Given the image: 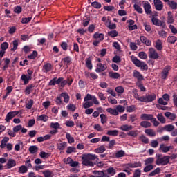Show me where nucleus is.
<instances>
[{
	"instance_id": "f257e3e1",
	"label": "nucleus",
	"mask_w": 177,
	"mask_h": 177,
	"mask_svg": "<svg viewBox=\"0 0 177 177\" xmlns=\"http://www.w3.org/2000/svg\"><path fill=\"white\" fill-rule=\"evenodd\" d=\"M84 100L86 102L83 103V108L84 109H89V107H92L94 104H99V100L96 98V96L92 95L91 94H87L85 97Z\"/></svg>"
},
{
	"instance_id": "f03ea898",
	"label": "nucleus",
	"mask_w": 177,
	"mask_h": 177,
	"mask_svg": "<svg viewBox=\"0 0 177 177\" xmlns=\"http://www.w3.org/2000/svg\"><path fill=\"white\" fill-rule=\"evenodd\" d=\"M97 158V156L92 153H88L86 155H83L82 156V164L83 165H85V167H93V160H96Z\"/></svg>"
},
{
	"instance_id": "7ed1b4c3",
	"label": "nucleus",
	"mask_w": 177,
	"mask_h": 177,
	"mask_svg": "<svg viewBox=\"0 0 177 177\" xmlns=\"http://www.w3.org/2000/svg\"><path fill=\"white\" fill-rule=\"evenodd\" d=\"M156 165L165 166V165H168V164H169V159L171 158V156H162V154L156 153Z\"/></svg>"
},
{
	"instance_id": "20e7f679",
	"label": "nucleus",
	"mask_w": 177,
	"mask_h": 177,
	"mask_svg": "<svg viewBox=\"0 0 177 177\" xmlns=\"http://www.w3.org/2000/svg\"><path fill=\"white\" fill-rule=\"evenodd\" d=\"M131 62L136 67H140L141 70H148L149 66L145 62L139 60L136 57L131 56Z\"/></svg>"
},
{
	"instance_id": "39448f33",
	"label": "nucleus",
	"mask_w": 177,
	"mask_h": 177,
	"mask_svg": "<svg viewBox=\"0 0 177 177\" xmlns=\"http://www.w3.org/2000/svg\"><path fill=\"white\" fill-rule=\"evenodd\" d=\"M148 53L149 59H153V60H157V59H160V55L153 48H149Z\"/></svg>"
},
{
	"instance_id": "423d86ee",
	"label": "nucleus",
	"mask_w": 177,
	"mask_h": 177,
	"mask_svg": "<svg viewBox=\"0 0 177 177\" xmlns=\"http://www.w3.org/2000/svg\"><path fill=\"white\" fill-rule=\"evenodd\" d=\"M171 68H172L169 65H167L163 68L161 72L162 80H167V78H168V75H169V71H171Z\"/></svg>"
},
{
	"instance_id": "0eeeda50",
	"label": "nucleus",
	"mask_w": 177,
	"mask_h": 177,
	"mask_svg": "<svg viewBox=\"0 0 177 177\" xmlns=\"http://www.w3.org/2000/svg\"><path fill=\"white\" fill-rule=\"evenodd\" d=\"M19 113V111L8 112L6 116L5 121H6V122H10V120H12L16 115H18Z\"/></svg>"
},
{
	"instance_id": "6e6552de",
	"label": "nucleus",
	"mask_w": 177,
	"mask_h": 177,
	"mask_svg": "<svg viewBox=\"0 0 177 177\" xmlns=\"http://www.w3.org/2000/svg\"><path fill=\"white\" fill-rule=\"evenodd\" d=\"M143 8L145 9V13L147 15H151V6L150 5V3L147 1H142Z\"/></svg>"
},
{
	"instance_id": "1a4fd4ad",
	"label": "nucleus",
	"mask_w": 177,
	"mask_h": 177,
	"mask_svg": "<svg viewBox=\"0 0 177 177\" xmlns=\"http://www.w3.org/2000/svg\"><path fill=\"white\" fill-rule=\"evenodd\" d=\"M127 169H131V168H139L142 167V162H133L131 163L126 164L124 165Z\"/></svg>"
},
{
	"instance_id": "9d476101",
	"label": "nucleus",
	"mask_w": 177,
	"mask_h": 177,
	"mask_svg": "<svg viewBox=\"0 0 177 177\" xmlns=\"http://www.w3.org/2000/svg\"><path fill=\"white\" fill-rule=\"evenodd\" d=\"M172 149H174L172 145L166 146L165 144H160L159 151H161L162 153H168V151H169V150H172Z\"/></svg>"
},
{
	"instance_id": "9b49d317",
	"label": "nucleus",
	"mask_w": 177,
	"mask_h": 177,
	"mask_svg": "<svg viewBox=\"0 0 177 177\" xmlns=\"http://www.w3.org/2000/svg\"><path fill=\"white\" fill-rule=\"evenodd\" d=\"M107 70V65L106 64L97 63L95 68V73H102Z\"/></svg>"
},
{
	"instance_id": "f8f14e48",
	"label": "nucleus",
	"mask_w": 177,
	"mask_h": 177,
	"mask_svg": "<svg viewBox=\"0 0 177 177\" xmlns=\"http://www.w3.org/2000/svg\"><path fill=\"white\" fill-rule=\"evenodd\" d=\"M153 3L156 10L160 11L164 8V3L161 0H153Z\"/></svg>"
},
{
	"instance_id": "ddd939ff",
	"label": "nucleus",
	"mask_w": 177,
	"mask_h": 177,
	"mask_svg": "<svg viewBox=\"0 0 177 177\" xmlns=\"http://www.w3.org/2000/svg\"><path fill=\"white\" fill-rule=\"evenodd\" d=\"M133 77L134 78H136V80H138V81H143V80H145V77L143 76V75H142L140 73V72L134 70L133 72Z\"/></svg>"
},
{
	"instance_id": "4468645a",
	"label": "nucleus",
	"mask_w": 177,
	"mask_h": 177,
	"mask_svg": "<svg viewBox=\"0 0 177 177\" xmlns=\"http://www.w3.org/2000/svg\"><path fill=\"white\" fill-rule=\"evenodd\" d=\"M120 129L124 132H129L133 129V126L129 124H123L120 127Z\"/></svg>"
},
{
	"instance_id": "2eb2a0df",
	"label": "nucleus",
	"mask_w": 177,
	"mask_h": 177,
	"mask_svg": "<svg viewBox=\"0 0 177 177\" xmlns=\"http://www.w3.org/2000/svg\"><path fill=\"white\" fill-rule=\"evenodd\" d=\"M84 75L86 78H92V80H97V78H99V76L97 75V74L95 73H90L88 71H86L84 73Z\"/></svg>"
},
{
	"instance_id": "dca6fc26",
	"label": "nucleus",
	"mask_w": 177,
	"mask_h": 177,
	"mask_svg": "<svg viewBox=\"0 0 177 177\" xmlns=\"http://www.w3.org/2000/svg\"><path fill=\"white\" fill-rule=\"evenodd\" d=\"M140 40L142 44H145L147 46H151V41L147 39L145 36H140Z\"/></svg>"
},
{
	"instance_id": "f3484780",
	"label": "nucleus",
	"mask_w": 177,
	"mask_h": 177,
	"mask_svg": "<svg viewBox=\"0 0 177 177\" xmlns=\"http://www.w3.org/2000/svg\"><path fill=\"white\" fill-rule=\"evenodd\" d=\"M93 38L94 39H97L98 41H103L104 39V35L103 33H99V32H95L93 36Z\"/></svg>"
},
{
	"instance_id": "a211bd4d",
	"label": "nucleus",
	"mask_w": 177,
	"mask_h": 177,
	"mask_svg": "<svg viewBox=\"0 0 177 177\" xmlns=\"http://www.w3.org/2000/svg\"><path fill=\"white\" fill-rule=\"evenodd\" d=\"M165 115L167 117V118L171 120V121H175V120H176V114L175 113H172L171 112H165Z\"/></svg>"
},
{
	"instance_id": "6ab92c4d",
	"label": "nucleus",
	"mask_w": 177,
	"mask_h": 177,
	"mask_svg": "<svg viewBox=\"0 0 177 177\" xmlns=\"http://www.w3.org/2000/svg\"><path fill=\"white\" fill-rule=\"evenodd\" d=\"M21 80L24 82V85H27V84L31 81L32 77L27 75L23 74L21 77Z\"/></svg>"
},
{
	"instance_id": "aec40b11",
	"label": "nucleus",
	"mask_w": 177,
	"mask_h": 177,
	"mask_svg": "<svg viewBox=\"0 0 177 177\" xmlns=\"http://www.w3.org/2000/svg\"><path fill=\"white\" fill-rule=\"evenodd\" d=\"M145 133H146V135L150 136L151 138H154V136H156V131L151 129H145Z\"/></svg>"
},
{
	"instance_id": "412c9836",
	"label": "nucleus",
	"mask_w": 177,
	"mask_h": 177,
	"mask_svg": "<svg viewBox=\"0 0 177 177\" xmlns=\"http://www.w3.org/2000/svg\"><path fill=\"white\" fill-rule=\"evenodd\" d=\"M151 21L154 26H158V27H161V26H162V21L159 20L154 17L151 18Z\"/></svg>"
},
{
	"instance_id": "4be33fe9",
	"label": "nucleus",
	"mask_w": 177,
	"mask_h": 177,
	"mask_svg": "<svg viewBox=\"0 0 177 177\" xmlns=\"http://www.w3.org/2000/svg\"><path fill=\"white\" fill-rule=\"evenodd\" d=\"M94 151L97 153V154H102L106 151V147H104V145H101L96 148Z\"/></svg>"
},
{
	"instance_id": "5701e85b",
	"label": "nucleus",
	"mask_w": 177,
	"mask_h": 177,
	"mask_svg": "<svg viewBox=\"0 0 177 177\" xmlns=\"http://www.w3.org/2000/svg\"><path fill=\"white\" fill-rule=\"evenodd\" d=\"M153 117L154 116L151 114H146V113L142 114L140 115L141 120H147L148 121H151Z\"/></svg>"
},
{
	"instance_id": "b1692460",
	"label": "nucleus",
	"mask_w": 177,
	"mask_h": 177,
	"mask_svg": "<svg viewBox=\"0 0 177 177\" xmlns=\"http://www.w3.org/2000/svg\"><path fill=\"white\" fill-rule=\"evenodd\" d=\"M145 96L147 97V103H150L151 102H153V100H156V99H157L156 94H147Z\"/></svg>"
},
{
	"instance_id": "393cba45",
	"label": "nucleus",
	"mask_w": 177,
	"mask_h": 177,
	"mask_svg": "<svg viewBox=\"0 0 177 177\" xmlns=\"http://www.w3.org/2000/svg\"><path fill=\"white\" fill-rule=\"evenodd\" d=\"M139 135V131L138 130H130L127 133L128 136H131V138H136Z\"/></svg>"
},
{
	"instance_id": "a878e982",
	"label": "nucleus",
	"mask_w": 177,
	"mask_h": 177,
	"mask_svg": "<svg viewBox=\"0 0 177 177\" xmlns=\"http://www.w3.org/2000/svg\"><path fill=\"white\" fill-rule=\"evenodd\" d=\"M48 120H49V117L45 114L37 116V121H43L44 122H46V121H48Z\"/></svg>"
},
{
	"instance_id": "bb28decb",
	"label": "nucleus",
	"mask_w": 177,
	"mask_h": 177,
	"mask_svg": "<svg viewBox=\"0 0 177 177\" xmlns=\"http://www.w3.org/2000/svg\"><path fill=\"white\" fill-rule=\"evenodd\" d=\"M52 70V64L50 63L45 64L43 66V71L44 73H49Z\"/></svg>"
},
{
	"instance_id": "cd10ccee",
	"label": "nucleus",
	"mask_w": 177,
	"mask_h": 177,
	"mask_svg": "<svg viewBox=\"0 0 177 177\" xmlns=\"http://www.w3.org/2000/svg\"><path fill=\"white\" fill-rule=\"evenodd\" d=\"M106 111L107 113H110L111 115H115V116L118 115V111H117L116 108L115 109L107 108Z\"/></svg>"
},
{
	"instance_id": "c85d7f7f",
	"label": "nucleus",
	"mask_w": 177,
	"mask_h": 177,
	"mask_svg": "<svg viewBox=\"0 0 177 177\" xmlns=\"http://www.w3.org/2000/svg\"><path fill=\"white\" fill-rule=\"evenodd\" d=\"M155 48L157 49V50H162V41L160 39H158L156 41Z\"/></svg>"
},
{
	"instance_id": "c756f323",
	"label": "nucleus",
	"mask_w": 177,
	"mask_h": 177,
	"mask_svg": "<svg viewBox=\"0 0 177 177\" xmlns=\"http://www.w3.org/2000/svg\"><path fill=\"white\" fill-rule=\"evenodd\" d=\"M13 167H16V161L13 159H10L7 162V168L10 169V168H13Z\"/></svg>"
},
{
	"instance_id": "7c9ffc66",
	"label": "nucleus",
	"mask_w": 177,
	"mask_h": 177,
	"mask_svg": "<svg viewBox=\"0 0 177 177\" xmlns=\"http://www.w3.org/2000/svg\"><path fill=\"white\" fill-rule=\"evenodd\" d=\"M157 119L161 124H165L167 122V120H165V118L162 115V113H158L157 115Z\"/></svg>"
},
{
	"instance_id": "2f4dec72",
	"label": "nucleus",
	"mask_w": 177,
	"mask_h": 177,
	"mask_svg": "<svg viewBox=\"0 0 177 177\" xmlns=\"http://www.w3.org/2000/svg\"><path fill=\"white\" fill-rule=\"evenodd\" d=\"M109 74L110 78H113V80H117L120 78V77H121V75H120V73L115 72H109Z\"/></svg>"
},
{
	"instance_id": "473e14b6",
	"label": "nucleus",
	"mask_w": 177,
	"mask_h": 177,
	"mask_svg": "<svg viewBox=\"0 0 177 177\" xmlns=\"http://www.w3.org/2000/svg\"><path fill=\"white\" fill-rule=\"evenodd\" d=\"M106 172L108 175H111V176H114L115 174H117V171H115V169L114 167H109L106 169Z\"/></svg>"
},
{
	"instance_id": "72a5a7b5",
	"label": "nucleus",
	"mask_w": 177,
	"mask_h": 177,
	"mask_svg": "<svg viewBox=\"0 0 177 177\" xmlns=\"http://www.w3.org/2000/svg\"><path fill=\"white\" fill-rule=\"evenodd\" d=\"M86 66L88 70H92L93 66H92V59H91V57L86 59Z\"/></svg>"
},
{
	"instance_id": "f704fd0d",
	"label": "nucleus",
	"mask_w": 177,
	"mask_h": 177,
	"mask_svg": "<svg viewBox=\"0 0 177 177\" xmlns=\"http://www.w3.org/2000/svg\"><path fill=\"white\" fill-rule=\"evenodd\" d=\"M175 129V126L173 124H167L164 127V130L167 132H172Z\"/></svg>"
},
{
	"instance_id": "c9c22d12",
	"label": "nucleus",
	"mask_w": 177,
	"mask_h": 177,
	"mask_svg": "<svg viewBox=\"0 0 177 177\" xmlns=\"http://www.w3.org/2000/svg\"><path fill=\"white\" fill-rule=\"evenodd\" d=\"M71 84H73V79L70 80V82H68V80H63L62 83H61V86L62 88H64V86H66V85H68V86H70L71 85Z\"/></svg>"
},
{
	"instance_id": "e433bc0d",
	"label": "nucleus",
	"mask_w": 177,
	"mask_h": 177,
	"mask_svg": "<svg viewBox=\"0 0 177 177\" xmlns=\"http://www.w3.org/2000/svg\"><path fill=\"white\" fill-rule=\"evenodd\" d=\"M106 135L109 136H118V130H109Z\"/></svg>"
},
{
	"instance_id": "4c0bfd02",
	"label": "nucleus",
	"mask_w": 177,
	"mask_h": 177,
	"mask_svg": "<svg viewBox=\"0 0 177 177\" xmlns=\"http://www.w3.org/2000/svg\"><path fill=\"white\" fill-rule=\"evenodd\" d=\"M109 37H111V38H115V37H118V32L115 30H111L108 32Z\"/></svg>"
},
{
	"instance_id": "58836bf2",
	"label": "nucleus",
	"mask_w": 177,
	"mask_h": 177,
	"mask_svg": "<svg viewBox=\"0 0 177 177\" xmlns=\"http://www.w3.org/2000/svg\"><path fill=\"white\" fill-rule=\"evenodd\" d=\"M61 96L64 98V102L65 103H68V102H70V96L68 95V93H62Z\"/></svg>"
},
{
	"instance_id": "ea45409f",
	"label": "nucleus",
	"mask_w": 177,
	"mask_h": 177,
	"mask_svg": "<svg viewBox=\"0 0 177 177\" xmlns=\"http://www.w3.org/2000/svg\"><path fill=\"white\" fill-rule=\"evenodd\" d=\"M32 106H34V100L30 99L26 104V108L28 109V110H31V109H32Z\"/></svg>"
},
{
	"instance_id": "a19ab883",
	"label": "nucleus",
	"mask_w": 177,
	"mask_h": 177,
	"mask_svg": "<svg viewBox=\"0 0 177 177\" xmlns=\"http://www.w3.org/2000/svg\"><path fill=\"white\" fill-rule=\"evenodd\" d=\"M67 147V142H63L57 144L58 150H64Z\"/></svg>"
},
{
	"instance_id": "79ce46f5",
	"label": "nucleus",
	"mask_w": 177,
	"mask_h": 177,
	"mask_svg": "<svg viewBox=\"0 0 177 177\" xmlns=\"http://www.w3.org/2000/svg\"><path fill=\"white\" fill-rule=\"evenodd\" d=\"M34 88V85L31 84L30 86H28L25 90V95L28 96V95H30L31 92H32V88Z\"/></svg>"
},
{
	"instance_id": "37998d69",
	"label": "nucleus",
	"mask_w": 177,
	"mask_h": 177,
	"mask_svg": "<svg viewBox=\"0 0 177 177\" xmlns=\"http://www.w3.org/2000/svg\"><path fill=\"white\" fill-rule=\"evenodd\" d=\"M167 41L169 44H175L177 41V38L175 36H169Z\"/></svg>"
},
{
	"instance_id": "c03bdc74",
	"label": "nucleus",
	"mask_w": 177,
	"mask_h": 177,
	"mask_svg": "<svg viewBox=\"0 0 177 177\" xmlns=\"http://www.w3.org/2000/svg\"><path fill=\"white\" fill-rule=\"evenodd\" d=\"M28 171V168L27 167V166L22 165L19 167L18 172L19 174H26V172H27Z\"/></svg>"
},
{
	"instance_id": "a18cd8bd",
	"label": "nucleus",
	"mask_w": 177,
	"mask_h": 177,
	"mask_svg": "<svg viewBox=\"0 0 177 177\" xmlns=\"http://www.w3.org/2000/svg\"><path fill=\"white\" fill-rule=\"evenodd\" d=\"M115 91L119 95H122V93H124V92H125V90L124 89V87H122L121 86L115 87Z\"/></svg>"
},
{
	"instance_id": "49530a36",
	"label": "nucleus",
	"mask_w": 177,
	"mask_h": 177,
	"mask_svg": "<svg viewBox=\"0 0 177 177\" xmlns=\"http://www.w3.org/2000/svg\"><path fill=\"white\" fill-rule=\"evenodd\" d=\"M161 172V169L160 167H157L156 170H153L151 173H149V176H156V175H158Z\"/></svg>"
},
{
	"instance_id": "de8ad7c7",
	"label": "nucleus",
	"mask_w": 177,
	"mask_h": 177,
	"mask_svg": "<svg viewBox=\"0 0 177 177\" xmlns=\"http://www.w3.org/2000/svg\"><path fill=\"white\" fill-rule=\"evenodd\" d=\"M29 151L31 154H35L38 151V147L35 145H32L29 147Z\"/></svg>"
},
{
	"instance_id": "09e8293b",
	"label": "nucleus",
	"mask_w": 177,
	"mask_h": 177,
	"mask_svg": "<svg viewBox=\"0 0 177 177\" xmlns=\"http://www.w3.org/2000/svg\"><path fill=\"white\" fill-rule=\"evenodd\" d=\"M50 127L56 131H57V129H60V124H59V122H51Z\"/></svg>"
},
{
	"instance_id": "8fccbe9b",
	"label": "nucleus",
	"mask_w": 177,
	"mask_h": 177,
	"mask_svg": "<svg viewBox=\"0 0 177 177\" xmlns=\"http://www.w3.org/2000/svg\"><path fill=\"white\" fill-rule=\"evenodd\" d=\"M140 125L142 128H150V127H151V123L147 121H142L140 122Z\"/></svg>"
},
{
	"instance_id": "3c124183",
	"label": "nucleus",
	"mask_w": 177,
	"mask_h": 177,
	"mask_svg": "<svg viewBox=\"0 0 177 177\" xmlns=\"http://www.w3.org/2000/svg\"><path fill=\"white\" fill-rule=\"evenodd\" d=\"M140 140H141V142H142V143H145V145H147L149 143V138H147V137H146V136L145 135H141L139 137Z\"/></svg>"
},
{
	"instance_id": "603ef678",
	"label": "nucleus",
	"mask_w": 177,
	"mask_h": 177,
	"mask_svg": "<svg viewBox=\"0 0 177 177\" xmlns=\"http://www.w3.org/2000/svg\"><path fill=\"white\" fill-rule=\"evenodd\" d=\"M77 152V148L75 147H68L66 149L67 154H71V153H76Z\"/></svg>"
},
{
	"instance_id": "864d4df0",
	"label": "nucleus",
	"mask_w": 177,
	"mask_h": 177,
	"mask_svg": "<svg viewBox=\"0 0 177 177\" xmlns=\"http://www.w3.org/2000/svg\"><path fill=\"white\" fill-rule=\"evenodd\" d=\"M66 138L68 142V143H74L75 140H74V138L71 136V135L70 134V133H66Z\"/></svg>"
},
{
	"instance_id": "5fc2aeb1",
	"label": "nucleus",
	"mask_w": 177,
	"mask_h": 177,
	"mask_svg": "<svg viewBox=\"0 0 177 177\" xmlns=\"http://www.w3.org/2000/svg\"><path fill=\"white\" fill-rule=\"evenodd\" d=\"M1 50H3V52H5L6 50V49H8V48H9V44L6 41L3 42L1 46Z\"/></svg>"
},
{
	"instance_id": "6e6d98bb",
	"label": "nucleus",
	"mask_w": 177,
	"mask_h": 177,
	"mask_svg": "<svg viewBox=\"0 0 177 177\" xmlns=\"http://www.w3.org/2000/svg\"><path fill=\"white\" fill-rule=\"evenodd\" d=\"M41 158H49L50 157V153H46L45 151H41L39 153Z\"/></svg>"
},
{
	"instance_id": "4d7b16f0",
	"label": "nucleus",
	"mask_w": 177,
	"mask_h": 177,
	"mask_svg": "<svg viewBox=\"0 0 177 177\" xmlns=\"http://www.w3.org/2000/svg\"><path fill=\"white\" fill-rule=\"evenodd\" d=\"M147 166L144 168V172H150L152 169H154V166L153 165H146Z\"/></svg>"
},
{
	"instance_id": "13d9d810",
	"label": "nucleus",
	"mask_w": 177,
	"mask_h": 177,
	"mask_svg": "<svg viewBox=\"0 0 177 177\" xmlns=\"http://www.w3.org/2000/svg\"><path fill=\"white\" fill-rule=\"evenodd\" d=\"M133 8L135 9V10H136V12H138V13L142 14L143 13V9L140 8V6L138 5L137 3H135L133 5Z\"/></svg>"
},
{
	"instance_id": "bf43d9fd",
	"label": "nucleus",
	"mask_w": 177,
	"mask_h": 177,
	"mask_svg": "<svg viewBox=\"0 0 177 177\" xmlns=\"http://www.w3.org/2000/svg\"><path fill=\"white\" fill-rule=\"evenodd\" d=\"M12 48H11L12 52H15V50H17L18 46H19V41L17 40H14L12 41Z\"/></svg>"
},
{
	"instance_id": "052dcab7",
	"label": "nucleus",
	"mask_w": 177,
	"mask_h": 177,
	"mask_svg": "<svg viewBox=\"0 0 177 177\" xmlns=\"http://www.w3.org/2000/svg\"><path fill=\"white\" fill-rule=\"evenodd\" d=\"M101 118V124H107V115L102 113L100 115Z\"/></svg>"
},
{
	"instance_id": "680f3d73",
	"label": "nucleus",
	"mask_w": 177,
	"mask_h": 177,
	"mask_svg": "<svg viewBox=\"0 0 177 177\" xmlns=\"http://www.w3.org/2000/svg\"><path fill=\"white\" fill-rule=\"evenodd\" d=\"M125 156V151L123 150H120L115 153L116 158H120V157H124Z\"/></svg>"
},
{
	"instance_id": "e2e57ef3",
	"label": "nucleus",
	"mask_w": 177,
	"mask_h": 177,
	"mask_svg": "<svg viewBox=\"0 0 177 177\" xmlns=\"http://www.w3.org/2000/svg\"><path fill=\"white\" fill-rule=\"evenodd\" d=\"M168 5L170 6L171 9H177V3L174 0H171L169 1Z\"/></svg>"
},
{
	"instance_id": "0e129e2a",
	"label": "nucleus",
	"mask_w": 177,
	"mask_h": 177,
	"mask_svg": "<svg viewBox=\"0 0 177 177\" xmlns=\"http://www.w3.org/2000/svg\"><path fill=\"white\" fill-rule=\"evenodd\" d=\"M154 162V158H148L145 160V165H151Z\"/></svg>"
},
{
	"instance_id": "69168bd1",
	"label": "nucleus",
	"mask_w": 177,
	"mask_h": 177,
	"mask_svg": "<svg viewBox=\"0 0 177 177\" xmlns=\"http://www.w3.org/2000/svg\"><path fill=\"white\" fill-rule=\"evenodd\" d=\"M43 174L44 175V177H53V172L50 170L44 171Z\"/></svg>"
},
{
	"instance_id": "338daca9",
	"label": "nucleus",
	"mask_w": 177,
	"mask_h": 177,
	"mask_svg": "<svg viewBox=\"0 0 177 177\" xmlns=\"http://www.w3.org/2000/svg\"><path fill=\"white\" fill-rule=\"evenodd\" d=\"M116 110L118 113H124L125 111V107L122 106V105H118L116 106Z\"/></svg>"
},
{
	"instance_id": "774afa93",
	"label": "nucleus",
	"mask_w": 177,
	"mask_h": 177,
	"mask_svg": "<svg viewBox=\"0 0 177 177\" xmlns=\"http://www.w3.org/2000/svg\"><path fill=\"white\" fill-rule=\"evenodd\" d=\"M93 174L97 175V177H104V171H94Z\"/></svg>"
}]
</instances>
